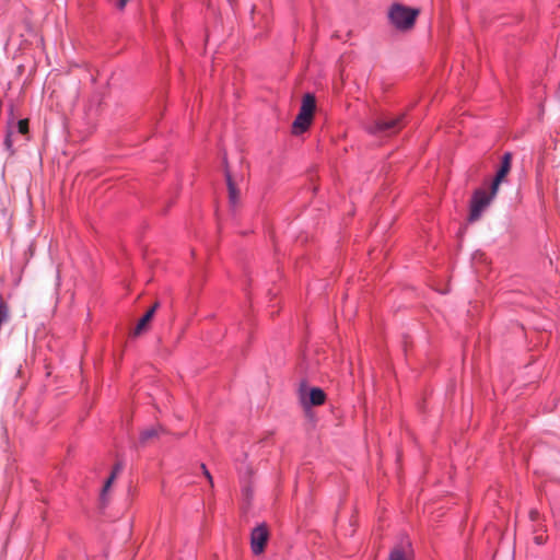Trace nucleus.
Segmentation results:
<instances>
[{"mask_svg":"<svg viewBox=\"0 0 560 560\" xmlns=\"http://www.w3.org/2000/svg\"><path fill=\"white\" fill-rule=\"evenodd\" d=\"M124 469V464L121 462H117L116 465L114 466L113 468V471L110 474V476L108 477V479L106 480L104 487H103V491H102V495L104 497V494L108 491V489L110 488L112 483L114 482V480L116 479L117 475Z\"/></svg>","mask_w":560,"mask_h":560,"instance_id":"obj_12","label":"nucleus"},{"mask_svg":"<svg viewBox=\"0 0 560 560\" xmlns=\"http://www.w3.org/2000/svg\"><path fill=\"white\" fill-rule=\"evenodd\" d=\"M316 107L315 97L312 94H305L302 100L300 112L292 124V133L300 135L306 131L312 121Z\"/></svg>","mask_w":560,"mask_h":560,"instance_id":"obj_2","label":"nucleus"},{"mask_svg":"<svg viewBox=\"0 0 560 560\" xmlns=\"http://www.w3.org/2000/svg\"><path fill=\"white\" fill-rule=\"evenodd\" d=\"M529 518L533 522H537L540 518V514L537 510H530L529 512Z\"/></svg>","mask_w":560,"mask_h":560,"instance_id":"obj_15","label":"nucleus"},{"mask_svg":"<svg viewBox=\"0 0 560 560\" xmlns=\"http://www.w3.org/2000/svg\"><path fill=\"white\" fill-rule=\"evenodd\" d=\"M163 432H165V430L161 425L144 429L140 433V443L145 445L150 441L158 439Z\"/></svg>","mask_w":560,"mask_h":560,"instance_id":"obj_11","label":"nucleus"},{"mask_svg":"<svg viewBox=\"0 0 560 560\" xmlns=\"http://www.w3.org/2000/svg\"><path fill=\"white\" fill-rule=\"evenodd\" d=\"M269 538V532L265 524L256 526L250 534V547L254 555L258 556L265 551Z\"/></svg>","mask_w":560,"mask_h":560,"instance_id":"obj_6","label":"nucleus"},{"mask_svg":"<svg viewBox=\"0 0 560 560\" xmlns=\"http://www.w3.org/2000/svg\"><path fill=\"white\" fill-rule=\"evenodd\" d=\"M160 303L155 302L147 312L145 314L139 319L138 324L135 327L133 336H140L144 331L149 329L150 323L153 319V316L159 308Z\"/></svg>","mask_w":560,"mask_h":560,"instance_id":"obj_10","label":"nucleus"},{"mask_svg":"<svg viewBox=\"0 0 560 560\" xmlns=\"http://www.w3.org/2000/svg\"><path fill=\"white\" fill-rule=\"evenodd\" d=\"M412 549L409 540H401L389 553L388 560H411Z\"/></svg>","mask_w":560,"mask_h":560,"instance_id":"obj_9","label":"nucleus"},{"mask_svg":"<svg viewBox=\"0 0 560 560\" xmlns=\"http://www.w3.org/2000/svg\"><path fill=\"white\" fill-rule=\"evenodd\" d=\"M420 11L401 3H393L388 9V20L398 31H409L413 27Z\"/></svg>","mask_w":560,"mask_h":560,"instance_id":"obj_1","label":"nucleus"},{"mask_svg":"<svg viewBox=\"0 0 560 560\" xmlns=\"http://www.w3.org/2000/svg\"><path fill=\"white\" fill-rule=\"evenodd\" d=\"M4 145L7 147L8 150H11L12 148V139H11V133H8L5 140H4Z\"/></svg>","mask_w":560,"mask_h":560,"instance_id":"obj_16","label":"nucleus"},{"mask_svg":"<svg viewBox=\"0 0 560 560\" xmlns=\"http://www.w3.org/2000/svg\"><path fill=\"white\" fill-rule=\"evenodd\" d=\"M511 165H512V153L505 152L502 156L500 168L498 170L497 175L491 185L492 195H497L500 184L502 183V180L506 177V175L511 171Z\"/></svg>","mask_w":560,"mask_h":560,"instance_id":"obj_8","label":"nucleus"},{"mask_svg":"<svg viewBox=\"0 0 560 560\" xmlns=\"http://www.w3.org/2000/svg\"><path fill=\"white\" fill-rule=\"evenodd\" d=\"M18 130L22 135L28 133V119H21L18 122Z\"/></svg>","mask_w":560,"mask_h":560,"instance_id":"obj_13","label":"nucleus"},{"mask_svg":"<svg viewBox=\"0 0 560 560\" xmlns=\"http://www.w3.org/2000/svg\"><path fill=\"white\" fill-rule=\"evenodd\" d=\"M404 115L395 117H383L376 119L372 126L369 127V131L372 135H394L397 133L402 127Z\"/></svg>","mask_w":560,"mask_h":560,"instance_id":"obj_4","label":"nucleus"},{"mask_svg":"<svg viewBox=\"0 0 560 560\" xmlns=\"http://www.w3.org/2000/svg\"><path fill=\"white\" fill-rule=\"evenodd\" d=\"M201 468H202V471H203V475L206 476V478L208 479L209 483L211 486H213V479H212V476L210 475L209 470L207 469V467L202 464L201 465Z\"/></svg>","mask_w":560,"mask_h":560,"instance_id":"obj_14","label":"nucleus"},{"mask_svg":"<svg viewBox=\"0 0 560 560\" xmlns=\"http://www.w3.org/2000/svg\"><path fill=\"white\" fill-rule=\"evenodd\" d=\"M299 397L304 407L320 406L325 402L326 394L319 387L307 388L305 383H301Z\"/></svg>","mask_w":560,"mask_h":560,"instance_id":"obj_5","label":"nucleus"},{"mask_svg":"<svg viewBox=\"0 0 560 560\" xmlns=\"http://www.w3.org/2000/svg\"><path fill=\"white\" fill-rule=\"evenodd\" d=\"M223 166H224V175H225L228 192H229V202L232 208H235L240 203L241 192H240V189L237 187V184H236L234 177L232 176V174L229 170L226 155L223 156Z\"/></svg>","mask_w":560,"mask_h":560,"instance_id":"obj_7","label":"nucleus"},{"mask_svg":"<svg viewBox=\"0 0 560 560\" xmlns=\"http://www.w3.org/2000/svg\"><path fill=\"white\" fill-rule=\"evenodd\" d=\"M129 0H118L117 8L122 10Z\"/></svg>","mask_w":560,"mask_h":560,"instance_id":"obj_18","label":"nucleus"},{"mask_svg":"<svg viewBox=\"0 0 560 560\" xmlns=\"http://www.w3.org/2000/svg\"><path fill=\"white\" fill-rule=\"evenodd\" d=\"M495 195H492V189L489 194L485 189H477L470 201V211L468 215L469 222H476L481 218L482 212L491 203Z\"/></svg>","mask_w":560,"mask_h":560,"instance_id":"obj_3","label":"nucleus"},{"mask_svg":"<svg viewBox=\"0 0 560 560\" xmlns=\"http://www.w3.org/2000/svg\"><path fill=\"white\" fill-rule=\"evenodd\" d=\"M534 540H535V542H536L537 545H541V544H544V542H545L546 538H545L542 535H536V536L534 537Z\"/></svg>","mask_w":560,"mask_h":560,"instance_id":"obj_17","label":"nucleus"}]
</instances>
